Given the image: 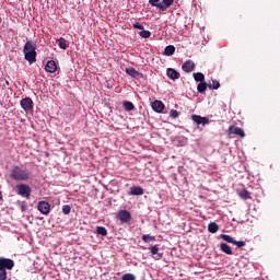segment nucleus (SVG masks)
Masks as SVG:
<instances>
[{"label":"nucleus","mask_w":280,"mask_h":280,"mask_svg":"<svg viewBox=\"0 0 280 280\" xmlns=\"http://www.w3.org/2000/svg\"><path fill=\"white\" fill-rule=\"evenodd\" d=\"M32 178V173L27 168H23L19 165L12 167L10 172V179L16 180L18 183H25Z\"/></svg>","instance_id":"nucleus-1"},{"label":"nucleus","mask_w":280,"mask_h":280,"mask_svg":"<svg viewBox=\"0 0 280 280\" xmlns=\"http://www.w3.org/2000/svg\"><path fill=\"white\" fill-rule=\"evenodd\" d=\"M24 58L30 62V65H34V62H36V44L32 40H27L24 46Z\"/></svg>","instance_id":"nucleus-2"},{"label":"nucleus","mask_w":280,"mask_h":280,"mask_svg":"<svg viewBox=\"0 0 280 280\" xmlns=\"http://www.w3.org/2000/svg\"><path fill=\"white\" fill-rule=\"evenodd\" d=\"M14 268V261L11 258L0 257V280H8V270Z\"/></svg>","instance_id":"nucleus-3"},{"label":"nucleus","mask_w":280,"mask_h":280,"mask_svg":"<svg viewBox=\"0 0 280 280\" xmlns=\"http://www.w3.org/2000/svg\"><path fill=\"white\" fill-rule=\"evenodd\" d=\"M18 195L22 196V198H27L30 200V196H32V187L27 184H19L16 185Z\"/></svg>","instance_id":"nucleus-4"},{"label":"nucleus","mask_w":280,"mask_h":280,"mask_svg":"<svg viewBox=\"0 0 280 280\" xmlns=\"http://www.w3.org/2000/svg\"><path fill=\"white\" fill-rule=\"evenodd\" d=\"M228 137H233L235 135L236 137H241V139H244L246 137V133L244 132V129L236 127V126H230L226 130Z\"/></svg>","instance_id":"nucleus-5"},{"label":"nucleus","mask_w":280,"mask_h":280,"mask_svg":"<svg viewBox=\"0 0 280 280\" xmlns=\"http://www.w3.org/2000/svg\"><path fill=\"white\" fill-rule=\"evenodd\" d=\"M117 220H119L122 224H128L132 220V214L128 210H120L117 213Z\"/></svg>","instance_id":"nucleus-6"},{"label":"nucleus","mask_w":280,"mask_h":280,"mask_svg":"<svg viewBox=\"0 0 280 280\" xmlns=\"http://www.w3.org/2000/svg\"><path fill=\"white\" fill-rule=\"evenodd\" d=\"M149 250L151 253V257H153L155 261L163 259V253L160 252L161 245L159 244L152 245L151 247H149Z\"/></svg>","instance_id":"nucleus-7"},{"label":"nucleus","mask_w":280,"mask_h":280,"mask_svg":"<svg viewBox=\"0 0 280 280\" xmlns=\"http://www.w3.org/2000/svg\"><path fill=\"white\" fill-rule=\"evenodd\" d=\"M20 106L25 113H30V110L34 109V101L31 97H24L21 100Z\"/></svg>","instance_id":"nucleus-8"},{"label":"nucleus","mask_w":280,"mask_h":280,"mask_svg":"<svg viewBox=\"0 0 280 280\" xmlns=\"http://www.w3.org/2000/svg\"><path fill=\"white\" fill-rule=\"evenodd\" d=\"M37 209L39 212L43 213V215H49V213L51 212V205H49V202L47 201H39L37 203Z\"/></svg>","instance_id":"nucleus-9"},{"label":"nucleus","mask_w":280,"mask_h":280,"mask_svg":"<svg viewBox=\"0 0 280 280\" xmlns=\"http://www.w3.org/2000/svg\"><path fill=\"white\" fill-rule=\"evenodd\" d=\"M191 120L197 124V126H207V124H209V118L196 114L191 116Z\"/></svg>","instance_id":"nucleus-10"},{"label":"nucleus","mask_w":280,"mask_h":280,"mask_svg":"<svg viewBox=\"0 0 280 280\" xmlns=\"http://www.w3.org/2000/svg\"><path fill=\"white\" fill-rule=\"evenodd\" d=\"M127 75H130V78H133L135 80H141L143 78V73L137 71L135 68H126Z\"/></svg>","instance_id":"nucleus-11"},{"label":"nucleus","mask_w":280,"mask_h":280,"mask_svg":"<svg viewBox=\"0 0 280 280\" xmlns=\"http://www.w3.org/2000/svg\"><path fill=\"white\" fill-rule=\"evenodd\" d=\"M45 71H47V73H56V71H58V66L56 65V61L54 60L47 61Z\"/></svg>","instance_id":"nucleus-12"},{"label":"nucleus","mask_w":280,"mask_h":280,"mask_svg":"<svg viewBox=\"0 0 280 280\" xmlns=\"http://www.w3.org/2000/svg\"><path fill=\"white\" fill-rule=\"evenodd\" d=\"M183 71H185L186 73H191V71H194V69H196V63H194L191 60H187L184 62V65L182 66Z\"/></svg>","instance_id":"nucleus-13"},{"label":"nucleus","mask_w":280,"mask_h":280,"mask_svg":"<svg viewBox=\"0 0 280 280\" xmlns=\"http://www.w3.org/2000/svg\"><path fill=\"white\" fill-rule=\"evenodd\" d=\"M166 75L170 80H178L180 78V72L176 71L174 68H168L166 70Z\"/></svg>","instance_id":"nucleus-14"},{"label":"nucleus","mask_w":280,"mask_h":280,"mask_svg":"<svg viewBox=\"0 0 280 280\" xmlns=\"http://www.w3.org/2000/svg\"><path fill=\"white\" fill-rule=\"evenodd\" d=\"M153 110H155V113H163V110H165V104H163V102L161 101H154L151 104Z\"/></svg>","instance_id":"nucleus-15"},{"label":"nucleus","mask_w":280,"mask_h":280,"mask_svg":"<svg viewBox=\"0 0 280 280\" xmlns=\"http://www.w3.org/2000/svg\"><path fill=\"white\" fill-rule=\"evenodd\" d=\"M129 196H143V188L141 186H132Z\"/></svg>","instance_id":"nucleus-16"},{"label":"nucleus","mask_w":280,"mask_h":280,"mask_svg":"<svg viewBox=\"0 0 280 280\" xmlns=\"http://www.w3.org/2000/svg\"><path fill=\"white\" fill-rule=\"evenodd\" d=\"M173 3H174V0H163V3H160L158 5V10L165 12V10H167V8H171Z\"/></svg>","instance_id":"nucleus-17"},{"label":"nucleus","mask_w":280,"mask_h":280,"mask_svg":"<svg viewBox=\"0 0 280 280\" xmlns=\"http://www.w3.org/2000/svg\"><path fill=\"white\" fill-rule=\"evenodd\" d=\"M219 248L222 253H224L225 255H233V249L231 248V246H229V244L226 243H221L219 245Z\"/></svg>","instance_id":"nucleus-18"},{"label":"nucleus","mask_w":280,"mask_h":280,"mask_svg":"<svg viewBox=\"0 0 280 280\" xmlns=\"http://www.w3.org/2000/svg\"><path fill=\"white\" fill-rule=\"evenodd\" d=\"M122 107L127 113H130V110H135V104H132V102L130 101H124Z\"/></svg>","instance_id":"nucleus-19"},{"label":"nucleus","mask_w":280,"mask_h":280,"mask_svg":"<svg viewBox=\"0 0 280 280\" xmlns=\"http://www.w3.org/2000/svg\"><path fill=\"white\" fill-rule=\"evenodd\" d=\"M175 51L176 47H174V45H168L164 49V56H174Z\"/></svg>","instance_id":"nucleus-20"},{"label":"nucleus","mask_w":280,"mask_h":280,"mask_svg":"<svg viewBox=\"0 0 280 280\" xmlns=\"http://www.w3.org/2000/svg\"><path fill=\"white\" fill-rule=\"evenodd\" d=\"M208 89L213 90V91H218V89H220V81L218 80H212L208 82Z\"/></svg>","instance_id":"nucleus-21"},{"label":"nucleus","mask_w":280,"mask_h":280,"mask_svg":"<svg viewBox=\"0 0 280 280\" xmlns=\"http://www.w3.org/2000/svg\"><path fill=\"white\" fill-rule=\"evenodd\" d=\"M208 231L209 233H218V231H220V225L215 222H211L208 224Z\"/></svg>","instance_id":"nucleus-22"},{"label":"nucleus","mask_w":280,"mask_h":280,"mask_svg":"<svg viewBox=\"0 0 280 280\" xmlns=\"http://www.w3.org/2000/svg\"><path fill=\"white\" fill-rule=\"evenodd\" d=\"M207 86H209L207 82H200L197 86L198 93L205 94L207 92Z\"/></svg>","instance_id":"nucleus-23"},{"label":"nucleus","mask_w":280,"mask_h":280,"mask_svg":"<svg viewBox=\"0 0 280 280\" xmlns=\"http://www.w3.org/2000/svg\"><path fill=\"white\" fill-rule=\"evenodd\" d=\"M240 198H242V200H249L250 199V192L246 189H243L238 192Z\"/></svg>","instance_id":"nucleus-24"},{"label":"nucleus","mask_w":280,"mask_h":280,"mask_svg":"<svg viewBox=\"0 0 280 280\" xmlns=\"http://www.w3.org/2000/svg\"><path fill=\"white\" fill-rule=\"evenodd\" d=\"M221 240H223L224 242H228V244H234L235 238H233L231 235L229 234H221L220 235Z\"/></svg>","instance_id":"nucleus-25"},{"label":"nucleus","mask_w":280,"mask_h":280,"mask_svg":"<svg viewBox=\"0 0 280 280\" xmlns=\"http://www.w3.org/2000/svg\"><path fill=\"white\" fill-rule=\"evenodd\" d=\"M96 233L97 235H102L103 237H106V235H108V230H106V228L104 226H97Z\"/></svg>","instance_id":"nucleus-26"},{"label":"nucleus","mask_w":280,"mask_h":280,"mask_svg":"<svg viewBox=\"0 0 280 280\" xmlns=\"http://www.w3.org/2000/svg\"><path fill=\"white\" fill-rule=\"evenodd\" d=\"M142 241L145 243V244H150V242H156V237L155 236H150V234H144L142 236Z\"/></svg>","instance_id":"nucleus-27"},{"label":"nucleus","mask_w":280,"mask_h":280,"mask_svg":"<svg viewBox=\"0 0 280 280\" xmlns=\"http://www.w3.org/2000/svg\"><path fill=\"white\" fill-rule=\"evenodd\" d=\"M57 42L59 43L58 46L60 47V49H67L69 47V45H67V39H65L63 37H60L59 39H57Z\"/></svg>","instance_id":"nucleus-28"},{"label":"nucleus","mask_w":280,"mask_h":280,"mask_svg":"<svg viewBox=\"0 0 280 280\" xmlns=\"http://www.w3.org/2000/svg\"><path fill=\"white\" fill-rule=\"evenodd\" d=\"M196 82H205V74L201 72H196L192 74Z\"/></svg>","instance_id":"nucleus-29"},{"label":"nucleus","mask_w":280,"mask_h":280,"mask_svg":"<svg viewBox=\"0 0 280 280\" xmlns=\"http://www.w3.org/2000/svg\"><path fill=\"white\" fill-rule=\"evenodd\" d=\"M121 280H137V277L132 273H125L122 275Z\"/></svg>","instance_id":"nucleus-30"},{"label":"nucleus","mask_w":280,"mask_h":280,"mask_svg":"<svg viewBox=\"0 0 280 280\" xmlns=\"http://www.w3.org/2000/svg\"><path fill=\"white\" fill-rule=\"evenodd\" d=\"M139 36H141V38H150V36H152V33L150 31H141L139 33Z\"/></svg>","instance_id":"nucleus-31"},{"label":"nucleus","mask_w":280,"mask_h":280,"mask_svg":"<svg viewBox=\"0 0 280 280\" xmlns=\"http://www.w3.org/2000/svg\"><path fill=\"white\" fill-rule=\"evenodd\" d=\"M62 213L69 215V213H71V207L69 205L62 206Z\"/></svg>","instance_id":"nucleus-32"},{"label":"nucleus","mask_w":280,"mask_h":280,"mask_svg":"<svg viewBox=\"0 0 280 280\" xmlns=\"http://www.w3.org/2000/svg\"><path fill=\"white\" fill-rule=\"evenodd\" d=\"M170 115H171L172 119H178L180 113H178V110H176V109H172L170 112Z\"/></svg>","instance_id":"nucleus-33"},{"label":"nucleus","mask_w":280,"mask_h":280,"mask_svg":"<svg viewBox=\"0 0 280 280\" xmlns=\"http://www.w3.org/2000/svg\"><path fill=\"white\" fill-rule=\"evenodd\" d=\"M234 246H237V248H242V247H244V246H246V242H244V241H235L234 240Z\"/></svg>","instance_id":"nucleus-34"},{"label":"nucleus","mask_w":280,"mask_h":280,"mask_svg":"<svg viewBox=\"0 0 280 280\" xmlns=\"http://www.w3.org/2000/svg\"><path fill=\"white\" fill-rule=\"evenodd\" d=\"M161 0H149L150 5H152V8H159V5H161V3H159Z\"/></svg>","instance_id":"nucleus-35"},{"label":"nucleus","mask_w":280,"mask_h":280,"mask_svg":"<svg viewBox=\"0 0 280 280\" xmlns=\"http://www.w3.org/2000/svg\"><path fill=\"white\" fill-rule=\"evenodd\" d=\"M132 27H135V30H143V24L139 23V22H135L132 24Z\"/></svg>","instance_id":"nucleus-36"},{"label":"nucleus","mask_w":280,"mask_h":280,"mask_svg":"<svg viewBox=\"0 0 280 280\" xmlns=\"http://www.w3.org/2000/svg\"><path fill=\"white\" fill-rule=\"evenodd\" d=\"M0 200H3V192L0 190Z\"/></svg>","instance_id":"nucleus-37"}]
</instances>
